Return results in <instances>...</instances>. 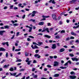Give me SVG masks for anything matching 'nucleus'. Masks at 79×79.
Segmentation results:
<instances>
[{"mask_svg": "<svg viewBox=\"0 0 79 79\" xmlns=\"http://www.w3.org/2000/svg\"><path fill=\"white\" fill-rule=\"evenodd\" d=\"M55 38H56V39H60V37L59 35H56V36Z\"/></svg>", "mask_w": 79, "mask_h": 79, "instance_id": "cd10ccee", "label": "nucleus"}, {"mask_svg": "<svg viewBox=\"0 0 79 79\" xmlns=\"http://www.w3.org/2000/svg\"><path fill=\"white\" fill-rule=\"evenodd\" d=\"M69 40H70V38L69 37H68L66 39V41H68Z\"/></svg>", "mask_w": 79, "mask_h": 79, "instance_id": "2f4dec72", "label": "nucleus"}, {"mask_svg": "<svg viewBox=\"0 0 79 79\" xmlns=\"http://www.w3.org/2000/svg\"><path fill=\"white\" fill-rule=\"evenodd\" d=\"M25 16H26V15H23V16L22 17V19H24V18H25Z\"/></svg>", "mask_w": 79, "mask_h": 79, "instance_id": "3c124183", "label": "nucleus"}, {"mask_svg": "<svg viewBox=\"0 0 79 79\" xmlns=\"http://www.w3.org/2000/svg\"><path fill=\"white\" fill-rule=\"evenodd\" d=\"M33 45H37V44L36 43H35V42H33Z\"/></svg>", "mask_w": 79, "mask_h": 79, "instance_id": "13d9d810", "label": "nucleus"}, {"mask_svg": "<svg viewBox=\"0 0 79 79\" xmlns=\"http://www.w3.org/2000/svg\"><path fill=\"white\" fill-rule=\"evenodd\" d=\"M8 8V7L7 6H5L4 8V10H6V9H7Z\"/></svg>", "mask_w": 79, "mask_h": 79, "instance_id": "052dcab7", "label": "nucleus"}, {"mask_svg": "<svg viewBox=\"0 0 79 79\" xmlns=\"http://www.w3.org/2000/svg\"><path fill=\"white\" fill-rule=\"evenodd\" d=\"M29 21H32V22H33V23H34V22H35V20L33 19H31Z\"/></svg>", "mask_w": 79, "mask_h": 79, "instance_id": "6ab92c4d", "label": "nucleus"}, {"mask_svg": "<svg viewBox=\"0 0 79 79\" xmlns=\"http://www.w3.org/2000/svg\"><path fill=\"white\" fill-rule=\"evenodd\" d=\"M49 29H48V28H45V31H47V32H50V31H49Z\"/></svg>", "mask_w": 79, "mask_h": 79, "instance_id": "aec40b11", "label": "nucleus"}, {"mask_svg": "<svg viewBox=\"0 0 79 79\" xmlns=\"http://www.w3.org/2000/svg\"><path fill=\"white\" fill-rule=\"evenodd\" d=\"M31 47L33 48V49H35V48L34 47V45H31Z\"/></svg>", "mask_w": 79, "mask_h": 79, "instance_id": "8fccbe9b", "label": "nucleus"}, {"mask_svg": "<svg viewBox=\"0 0 79 79\" xmlns=\"http://www.w3.org/2000/svg\"><path fill=\"white\" fill-rule=\"evenodd\" d=\"M20 50H21V49H16L15 50V52H17V51H20Z\"/></svg>", "mask_w": 79, "mask_h": 79, "instance_id": "c9c22d12", "label": "nucleus"}, {"mask_svg": "<svg viewBox=\"0 0 79 79\" xmlns=\"http://www.w3.org/2000/svg\"><path fill=\"white\" fill-rule=\"evenodd\" d=\"M17 74V73H13V75L14 76H16Z\"/></svg>", "mask_w": 79, "mask_h": 79, "instance_id": "a19ab883", "label": "nucleus"}, {"mask_svg": "<svg viewBox=\"0 0 79 79\" xmlns=\"http://www.w3.org/2000/svg\"><path fill=\"white\" fill-rule=\"evenodd\" d=\"M41 79H48L47 78H44V77H42L41 78Z\"/></svg>", "mask_w": 79, "mask_h": 79, "instance_id": "774afa93", "label": "nucleus"}, {"mask_svg": "<svg viewBox=\"0 0 79 79\" xmlns=\"http://www.w3.org/2000/svg\"><path fill=\"white\" fill-rule=\"evenodd\" d=\"M39 50L38 49L36 50L35 52L36 53H38V52H39Z\"/></svg>", "mask_w": 79, "mask_h": 79, "instance_id": "864d4df0", "label": "nucleus"}, {"mask_svg": "<svg viewBox=\"0 0 79 79\" xmlns=\"http://www.w3.org/2000/svg\"><path fill=\"white\" fill-rule=\"evenodd\" d=\"M6 57H8V52L6 53Z\"/></svg>", "mask_w": 79, "mask_h": 79, "instance_id": "de8ad7c7", "label": "nucleus"}, {"mask_svg": "<svg viewBox=\"0 0 79 79\" xmlns=\"http://www.w3.org/2000/svg\"><path fill=\"white\" fill-rule=\"evenodd\" d=\"M6 50L5 49V48H0V51H5Z\"/></svg>", "mask_w": 79, "mask_h": 79, "instance_id": "f3484780", "label": "nucleus"}, {"mask_svg": "<svg viewBox=\"0 0 79 79\" xmlns=\"http://www.w3.org/2000/svg\"><path fill=\"white\" fill-rule=\"evenodd\" d=\"M20 33L19 32H18L17 33L16 36H18L19 35V34Z\"/></svg>", "mask_w": 79, "mask_h": 79, "instance_id": "6e6d98bb", "label": "nucleus"}, {"mask_svg": "<svg viewBox=\"0 0 79 79\" xmlns=\"http://www.w3.org/2000/svg\"><path fill=\"white\" fill-rule=\"evenodd\" d=\"M69 55L70 56H74V55H73V54H72V53H71L70 54H69Z\"/></svg>", "mask_w": 79, "mask_h": 79, "instance_id": "58836bf2", "label": "nucleus"}, {"mask_svg": "<svg viewBox=\"0 0 79 79\" xmlns=\"http://www.w3.org/2000/svg\"><path fill=\"white\" fill-rule=\"evenodd\" d=\"M44 37H47V38H48L49 39H50V38H51V36L47 35H44Z\"/></svg>", "mask_w": 79, "mask_h": 79, "instance_id": "ddd939ff", "label": "nucleus"}, {"mask_svg": "<svg viewBox=\"0 0 79 79\" xmlns=\"http://www.w3.org/2000/svg\"><path fill=\"white\" fill-rule=\"evenodd\" d=\"M47 67H48V68H51L52 67V66L50 65H48L47 66Z\"/></svg>", "mask_w": 79, "mask_h": 79, "instance_id": "4c0bfd02", "label": "nucleus"}, {"mask_svg": "<svg viewBox=\"0 0 79 79\" xmlns=\"http://www.w3.org/2000/svg\"><path fill=\"white\" fill-rule=\"evenodd\" d=\"M74 38L73 36H71L70 39H74Z\"/></svg>", "mask_w": 79, "mask_h": 79, "instance_id": "a18cd8bd", "label": "nucleus"}, {"mask_svg": "<svg viewBox=\"0 0 79 79\" xmlns=\"http://www.w3.org/2000/svg\"><path fill=\"white\" fill-rule=\"evenodd\" d=\"M14 10H17L18 9V7H15L14 8Z\"/></svg>", "mask_w": 79, "mask_h": 79, "instance_id": "69168bd1", "label": "nucleus"}, {"mask_svg": "<svg viewBox=\"0 0 79 79\" xmlns=\"http://www.w3.org/2000/svg\"><path fill=\"white\" fill-rule=\"evenodd\" d=\"M67 65H68V62H67L66 63L64 64V66H67Z\"/></svg>", "mask_w": 79, "mask_h": 79, "instance_id": "603ef678", "label": "nucleus"}, {"mask_svg": "<svg viewBox=\"0 0 79 79\" xmlns=\"http://www.w3.org/2000/svg\"><path fill=\"white\" fill-rule=\"evenodd\" d=\"M65 50V49L64 48H61L60 49V52H64Z\"/></svg>", "mask_w": 79, "mask_h": 79, "instance_id": "1a4fd4ad", "label": "nucleus"}, {"mask_svg": "<svg viewBox=\"0 0 79 79\" xmlns=\"http://www.w3.org/2000/svg\"><path fill=\"white\" fill-rule=\"evenodd\" d=\"M69 77L70 79H76V76H74V75L70 76Z\"/></svg>", "mask_w": 79, "mask_h": 79, "instance_id": "39448f33", "label": "nucleus"}, {"mask_svg": "<svg viewBox=\"0 0 79 79\" xmlns=\"http://www.w3.org/2000/svg\"><path fill=\"white\" fill-rule=\"evenodd\" d=\"M6 31H0V35H3V33L5 32Z\"/></svg>", "mask_w": 79, "mask_h": 79, "instance_id": "423d86ee", "label": "nucleus"}, {"mask_svg": "<svg viewBox=\"0 0 79 79\" xmlns=\"http://www.w3.org/2000/svg\"><path fill=\"white\" fill-rule=\"evenodd\" d=\"M42 17L43 19H41L40 21L46 20V19L45 18H50V16H45V15H43L42 16Z\"/></svg>", "mask_w": 79, "mask_h": 79, "instance_id": "f257e3e1", "label": "nucleus"}, {"mask_svg": "<svg viewBox=\"0 0 79 79\" xmlns=\"http://www.w3.org/2000/svg\"><path fill=\"white\" fill-rule=\"evenodd\" d=\"M38 44H37V45H38V46H40L41 45L43 44V43L42 42H38Z\"/></svg>", "mask_w": 79, "mask_h": 79, "instance_id": "4468645a", "label": "nucleus"}, {"mask_svg": "<svg viewBox=\"0 0 79 79\" xmlns=\"http://www.w3.org/2000/svg\"><path fill=\"white\" fill-rule=\"evenodd\" d=\"M6 61V60H4L2 61L1 62V63H3L5 62V61Z\"/></svg>", "mask_w": 79, "mask_h": 79, "instance_id": "f704fd0d", "label": "nucleus"}, {"mask_svg": "<svg viewBox=\"0 0 79 79\" xmlns=\"http://www.w3.org/2000/svg\"><path fill=\"white\" fill-rule=\"evenodd\" d=\"M29 58L27 57V60H25V61H26V63H27V62H28V61H29Z\"/></svg>", "mask_w": 79, "mask_h": 79, "instance_id": "bb28decb", "label": "nucleus"}, {"mask_svg": "<svg viewBox=\"0 0 79 79\" xmlns=\"http://www.w3.org/2000/svg\"><path fill=\"white\" fill-rule=\"evenodd\" d=\"M4 29H9L10 26L8 25H6L4 26Z\"/></svg>", "mask_w": 79, "mask_h": 79, "instance_id": "2eb2a0df", "label": "nucleus"}, {"mask_svg": "<svg viewBox=\"0 0 79 79\" xmlns=\"http://www.w3.org/2000/svg\"><path fill=\"white\" fill-rule=\"evenodd\" d=\"M18 25H19L18 23H15L13 24V26H15H15H18Z\"/></svg>", "mask_w": 79, "mask_h": 79, "instance_id": "b1692460", "label": "nucleus"}, {"mask_svg": "<svg viewBox=\"0 0 79 79\" xmlns=\"http://www.w3.org/2000/svg\"><path fill=\"white\" fill-rule=\"evenodd\" d=\"M56 44H54L52 45V49H55V48H56Z\"/></svg>", "mask_w": 79, "mask_h": 79, "instance_id": "0eeeda50", "label": "nucleus"}, {"mask_svg": "<svg viewBox=\"0 0 79 79\" xmlns=\"http://www.w3.org/2000/svg\"><path fill=\"white\" fill-rule=\"evenodd\" d=\"M72 2H73V3H74L76 2V0H73Z\"/></svg>", "mask_w": 79, "mask_h": 79, "instance_id": "680f3d73", "label": "nucleus"}, {"mask_svg": "<svg viewBox=\"0 0 79 79\" xmlns=\"http://www.w3.org/2000/svg\"><path fill=\"white\" fill-rule=\"evenodd\" d=\"M71 35H74L75 36H76L77 35V34H76V33H74V32H73V31H72L71 32Z\"/></svg>", "mask_w": 79, "mask_h": 79, "instance_id": "9b49d317", "label": "nucleus"}, {"mask_svg": "<svg viewBox=\"0 0 79 79\" xmlns=\"http://www.w3.org/2000/svg\"><path fill=\"white\" fill-rule=\"evenodd\" d=\"M9 66H10V65L9 64H8L7 65H5L4 66L3 68H8V67Z\"/></svg>", "mask_w": 79, "mask_h": 79, "instance_id": "dca6fc26", "label": "nucleus"}, {"mask_svg": "<svg viewBox=\"0 0 79 79\" xmlns=\"http://www.w3.org/2000/svg\"><path fill=\"white\" fill-rule=\"evenodd\" d=\"M47 24H48V26H51V24H50V23H47Z\"/></svg>", "mask_w": 79, "mask_h": 79, "instance_id": "ea45409f", "label": "nucleus"}, {"mask_svg": "<svg viewBox=\"0 0 79 79\" xmlns=\"http://www.w3.org/2000/svg\"><path fill=\"white\" fill-rule=\"evenodd\" d=\"M52 3L53 4H55V0H53L52 1Z\"/></svg>", "mask_w": 79, "mask_h": 79, "instance_id": "49530a36", "label": "nucleus"}, {"mask_svg": "<svg viewBox=\"0 0 79 79\" xmlns=\"http://www.w3.org/2000/svg\"><path fill=\"white\" fill-rule=\"evenodd\" d=\"M28 37H29V38H31V39H34V37L32 36H31V35L29 36Z\"/></svg>", "mask_w": 79, "mask_h": 79, "instance_id": "7c9ffc66", "label": "nucleus"}, {"mask_svg": "<svg viewBox=\"0 0 79 79\" xmlns=\"http://www.w3.org/2000/svg\"><path fill=\"white\" fill-rule=\"evenodd\" d=\"M76 58H72V60H73V61H76Z\"/></svg>", "mask_w": 79, "mask_h": 79, "instance_id": "c03bdc74", "label": "nucleus"}, {"mask_svg": "<svg viewBox=\"0 0 79 79\" xmlns=\"http://www.w3.org/2000/svg\"><path fill=\"white\" fill-rule=\"evenodd\" d=\"M44 48H49V47L48 46H46L45 47H44Z\"/></svg>", "mask_w": 79, "mask_h": 79, "instance_id": "4d7b16f0", "label": "nucleus"}, {"mask_svg": "<svg viewBox=\"0 0 79 79\" xmlns=\"http://www.w3.org/2000/svg\"><path fill=\"white\" fill-rule=\"evenodd\" d=\"M6 44L7 46V47H8L9 46V44H8V42H6Z\"/></svg>", "mask_w": 79, "mask_h": 79, "instance_id": "72a5a7b5", "label": "nucleus"}, {"mask_svg": "<svg viewBox=\"0 0 79 79\" xmlns=\"http://www.w3.org/2000/svg\"><path fill=\"white\" fill-rule=\"evenodd\" d=\"M63 24L62 22L61 21H60L59 22V24H60V25H61V24Z\"/></svg>", "mask_w": 79, "mask_h": 79, "instance_id": "09e8293b", "label": "nucleus"}, {"mask_svg": "<svg viewBox=\"0 0 79 79\" xmlns=\"http://www.w3.org/2000/svg\"><path fill=\"white\" fill-rule=\"evenodd\" d=\"M35 57H37V58H40L41 56L39 54H36L34 55Z\"/></svg>", "mask_w": 79, "mask_h": 79, "instance_id": "6e6552de", "label": "nucleus"}, {"mask_svg": "<svg viewBox=\"0 0 79 79\" xmlns=\"http://www.w3.org/2000/svg\"><path fill=\"white\" fill-rule=\"evenodd\" d=\"M59 64V62L57 61H55L54 64H53L54 66H57Z\"/></svg>", "mask_w": 79, "mask_h": 79, "instance_id": "20e7f679", "label": "nucleus"}, {"mask_svg": "<svg viewBox=\"0 0 79 79\" xmlns=\"http://www.w3.org/2000/svg\"><path fill=\"white\" fill-rule=\"evenodd\" d=\"M27 41H31V39H30V38H28L27 39Z\"/></svg>", "mask_w": 79, "mask_h": 79, "instance_id": "e2e57ef3", "label": "nucleus"}, {"mask_svg": "<svg viewBox=\"0 0 79 79\" xmlns=\"http://www.w3.org/2000/svg\"><path fill=\"white\" fill-rule=\"evenodd\" d=\"M38 24L39 25H40V26H43V25H44V22H39Z\"/></svg>", "mask_w": 79, "mask_h": 79, "instance_id": "9d476101", "label": "nucleus"}, {"mask_svg": "<svg viewBox=\"0 0 79 79\" xmlns=\"http://www.w3.org/2000/svg\"><path fill=\"white\" fill-rule=\"evenodd\" d=\"M31 62H32L31 60H29V61H28V62H27V64H28V65H30Z\"/></svg>", "mask_w": 79, "mask_h": 79, "instance_id": "412c9836", "label": "nucleus"}, {"mask_svg": "<svg viewBox=\"0 0 79 79\" xmlns=\"http://www.w3.org/2000/svg\"><path fill=\"white\" fill-rule=\"evenodd\" d=\"M37 12H36L35 11H33L32 12V14L31 15V17H34V16H35V15Z\"/></svg>", "mask_w": 79, "mask_h": 79, "instance_id": "7ed1b4c3", "label": "nucleus"}, {"mask_svg": "<svg viewBox=\"0 0 79 79\" xmlns=\"http://www.w3.org/2000/svg\"><path fill=\"white\" fill-rule=\"evenodd\" d=\"M14 6L13 5H11L10 6V9H13V8Z\"/></svg>", "mask_w": 79, "mask_h": 79, "instance_id": "c85d7f7f", "label": "nucleus"}, {"mask_svg": "<svg viewBox=\"0 0 79 79\" xmlns=\"http://www.w3.org/2000/svg\"><path fill=\"white\" fill-rule=\"evenodd\" d=\"M29 55V53L27 52H25V56H28Z\"/></svg>", "mask_w": 79, "mask_h": 79, "instance_id": "f8f14e48", "label": "nucleus"}, {"mask_svg": "<svg viewBox=\"0 0 79 79\" xmlns=\"http://www.w3.org/2000/svg\"><path fill=\"white\" fill-rule=\"evenodd\" d=\"M52 18H53L54 20H56V15L54 14L52 15Z\"/></svg>", "mask_w": 79, "mask_h": 79, "instance_id": "f03ea898", "label": "nucleus"}, {"mask_svg": "<svg viewBox=\"0 0 79 79\" xmlns=\"http://www.w3.org/2000/svg\"><path fill=\"white\" fill-rule=\"evenodd\" d=\"M25 70V69H22L20 70V71H24Z\"/></svg>", "mask_w": 79, "mask_h": 79, "instance_id": "e433bc0d", "label": "nucleus"}, {"mask_svg": "<svg viewBox=\"0 0 79 79\" xmlns=\"http://www.w3.org/2000/svg\"><path fill=\"white\" fill-rule=\"evenodd\" d=\"M60 33H65V31L64 30H62L61 31Z\"/></svg>", "mask_w": 79, "mask_h": 79, "instance_id": "473e14b6", "label": "nucleus"}, {"mask_svg": "<svg viewBox=\"0 0 79 79\" xmlns=\"http://www.w3.org/2000/svg\"><path fill=\"white\" fill-rule=\"evenodd\" d=\"M60 68L61 69H66L67 68V67H64L63 66H61L60 67Z\"/></svg>", "mask_w": 79, "mask_h": 79, "instance_id": "4be33fe9", "label": "nucleus"}, {"mask_svg": "<svg viewBox=\"0 0 79 79\" xmlns=\"http://www.w3.org/2000/svg\"><path fill=\"white\" fill-rule=\"evenodd\" d=\"M67 63H69V64H71V61H70V60H69L68 61Z\"/></svg>", "mask_w": 79, "mask_h": 79, "instance_id": "5fc2aeb1", "label": "nucleus"}, {"mask_svg": "<svg viewBox=\"0 0 79 79\" xmlns=\"http://www.w3.org/2000/svg\"><path fill=\"white\" fill-rule=\"evenodd\" d=\"M38 35H42L43 34L42 33H40L38 34Z\"/></svg>", "mask_w": 79, "mask_h": 79, "instance_id": "0e129e2a", "label": "nucleus"}, {"mask_svg": "<svg viewBox=\"0 0 79 79\" xmlns=\"http://www.w3.org/2000/svg\"><path fill=\"white\" fill-rule=\"evenodd\" d=\"M37 75H35L33 76V77L34 78H37Z\"/></svg>", "mask_w": 79, "mask_h": 79, "instance_id": "c756f323", "label": "nucleus"}, {"mask_svg": "<svg viewBox=\"0 0 79 79\" xmlns=\"http://www.w3.org/2000/svg\"><path fill=\"white\" fill-rule=\"evenodd\" d=\"M21 5H22V4H21V3L19 4L18 5V6L19 7L21 6Z\"/></svg>", "mask_w": 79, "mask_h": 79, "instance_id": "338daca9", "label": "nucleus"}, {"mask_svg": "<svg viewBox=\"0 0 79 79\" xmlns=\"http://www.w3.org/2000/svg\"><path fill=\"white\" fill-rule=\"evenodd\" d=\"M79 25H78L77 26H76V27L74 26L73 27V29H76V28H79Z\"/></svg>", "mask_w": 79, "mask_h": 79, "instance_id": "a878e982", "label": "nucleus"}, {"mask_svg": "<svg viewBox=\"0 0 79 79\" xmlns=\"http://www.w3.org/2000/svg\"><path fill=\"white\" fill-rule=\"evenodd\" d=\"M75 73H74V72L72 71V72H70V74L71 75H75Z\"/></svg>", "mask_w": 79, "mask_h": 79, "instance_id": "5701e85b", "label": "nucleus"}, {"mask_svg": "<svg viewBox=\"0 0 79 79\" xmlns=\"http://www.w3.org/2000/svg\"><path fill=\"white\" fill-rule=\"evenodd\" d=\"M34 47H34L35 49V48H39L38 47H37V45H35Z\"/></svg>", "mask_w": 79, "mask_h": 79, "instance_id": "37998d69", "label": "nucleus"}, {"mask_svg": "<svg viewBox=\"0 0 79 79\" xmlns=\"http://www.w3.org/2000/svg\"><path fill=\"white\" fill-rule=\"evenodd\" d=\"M2 44L3 45H6V42L2 43Z\"/></svg>", "mask_w": 79, "mask_h": 79, "instance_id": "bf43d9fd", "label": "nucleus"}, {"mask_svg": "<svg viewBox=\"0 0 79 79\" xmlns=\"http://www.w3.org/2000/svg\"><path fill=\"white\" fill-rule=\"evenodd\" d=\"M45 32V29L44 28V29L41 32Z\"/></svg>", "mask_w": 79, "mask_h": 79, "instance_id": "79ce46f5", "label": "nucleus"}, {"mask_svg": "<svg viewBox=\"0 0 79 79\" xmlns=\"http://www.w3.org/2000/svg\"><path fill=\"white\" fill-rule=\"evenodd\" d=\"M9 71H14V69L13 68H10L9 69Z\"/></svg>", "mask_w": 79, "mask_h": 79, "instance_id": "393cba45", "label": "nucleus"}, {"mask_svg": "<svg viewBox=\"0 0 79 79\" xmlns=\"http://www.w3.org/2000/svg\"><path fill=\"white\" fill-rule=\"evenodd\" d=\"M60 76V75L58 74H56L55 75H54L53 77H58Z\"/></svg>", "mask_w": 79, "mask_h": 79, "instance_id": "a211bd4d", "label": "nucleus"}]
</instances>
